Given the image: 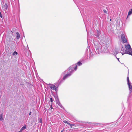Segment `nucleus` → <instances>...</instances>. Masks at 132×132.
Returning a JSON list of instances; mask_svg holds the SVG:
<instances>
[{
    "label": "nucleus",
    "instance_id": "23",
    "mask_svg": "<svg viewBox=\"0 0 132 132\" xmlns=\"http://www.w3.org/2000/svg\"><path fill=\"white\" fill-rule=\"evenodd\" d=\"M0 16L1 18H2V15L1 14V12H0Z\"/></svg>",
    "mask_w": 132,
    "mask_h": 132
},
{
    "label": "nucleus",
    "instance_id": "8",
    "mask_svg": "<svg viewBox=\"0 0 132 132\" xmlns=\"http://www.w3.org/2000/svg\"><path fill=\"white\" fill-rule=\"evenodd\" d=\"M49 87L51 89L53 90H55L56 92L57 91V87L55 85L52 84H49Z\"/></svg>",
    "mask_w": 132,
    "mask_h": 132
},
{
    "label": "nucleus",
    "instance_id": "3",
    "mask_svg": "<svg viewBox=\"0 0 132 132\" xmlns=\"http://www.w3.org/2000/svg\"><path fill=\"white\" fill-rule=\"evenodd\" d=\"M125 47L126 48H127L128 49H126L125 51V54H128L132 55V49L131 48L130 45L129 44L126 45L125 46ZM121 53L122 55L125 54V53Z\"/></svg>",
    "mask_w": 132,
    "mask_h": 132
},
{
    "label": "nucleus",
    "instance_id": "1",
    "mask_svg": "<svg viewBox=\"0 0 132 132\" xmlns=\"http://www.w3.org/2000/svg\"><path fill=\"white\" fill-rule=\"evenodd\" d=\"M77 69V64H76L71 66L68 69L67 71L63 72L62 73V75H64L67 72V73L65 74L63 77L62 79L60 81V82H59V84L60 83L63 82L65 79L70 76L75 71H76Z\"/></svg>",
    "mask_w": 132,
    "mask_h": 132
},
{
    "label": "nucleus",
    "instance_id": "24",
    "mask_svg": "<svg viewBox=\"0 0 132 132\" xmlns=\"http://www.w3.org/2000/svg\"><path fill=\"white\" fill-rule=\"evenodd\" d=\"M103 11L105 13H106L107 12L106 10H103Z\"/></svg>",
    "mask_w": 132,
    "mask_h": 132
},
{
    "label": "nucleus",
    "instance_id": "13",
    "mask_svg": "<svg viewBox=\"0 0 132 132\" xmlns=\"http://www.w3.org/2000/svg\"><path fill=\"white\" fill-rule=\"evenodd\" d=\"M77 64L79 66H81L82 64V63L80 61L78 62L77 63Z\"/></svg>",
    "mask_w": 132,
    "mask_h": 132
},
{
    "label": "nucleus",
    "instance_id": "31",
    "mask_svg": "<svg viewBox=\"0 0 132 132\" xmlns=\"http://www.w3.org/2000/svg\"><path fill=\"white\" fill-rule=\"evenodd\" d=\"M71 128H72V127L71 126Z\"/></svg>",
    "mask_w": 132,
    "mask_h": 132
},
{
    "label": "nucleus",
    "instance_id": "22",
    "mask_svg": "<svg viewBox=\"0 0 132 132\" xmlns=\"http://www.w3.org/2000/svg\"><path fill=\"white\" fill-rule=\"evenodd\" d=\"M50 109H51L50 110H51V109H53V107H52V104H51V105ZM49 109L50 110V109Z\"/></svg>",
    "mask_w": 132,
    "mask_h": 132
},
{
    "label": "nucleus",
    "instance_id": "14",
    "mask_svg": "<svg viewBox=\"0 0 132 132\" xmlns=\"http://www.w3.org/2000/svg\"><path fill=\"white\" fill-rule=\"evenodd\" d=\"M3 120V114H1L0 115V120L2 121Z\"/></svg>",
    "mask_w": 132,
    "mask_h": 132
},
{
    "label": "nucleus",
    "instance_id": "19",
    "mask_svg": "<svg viewBox=\"0 0 132 132\" xmlns=\"http://www.w3.org/2000/svg\"><path fill=\"white\" fill-rule=\"evenodd\" d=\"M2 9L3 10H5V9H4L5 5H3V4L2 5Z\"/></svg>",
    "mask_w": 132,
    "mask_h": 132
},
{
    "label": "nucleus",
    "instance_id": "6",
    "mask_svg": "<svg viewBox=\"0 0 132 132\" xmlns=\"http://www.w3.org/2000/svg\"><path fill=\"white\" fill-rule=\"evenodd\" d=\"M127 81L128 85L129 86V90L130 92L129 93H130L132 92V86L130 85V83L128 77H127Z\"/></svg>",
    "mask_w": 132,
    "mask_h": 132
},
{
    "label": "nucleus",
    "instance_id": "28",
    "mask_svg": "<svg viewBox=\"0 0 132 132\" xmlns=\"http://www.w3.org/2000/svg\"><path fill=\"white\" fill-rule=\"evenodd\" d=\"M117 59L118 60V61H119V58H117Z\"/></svg>",
    "mask_w": 132,
    "mask_h": 132
},
{
    "label": "nucleus",
    "instance_id": "27",
    "mask_svg": "<svg viewBox=\"0 0 132 132\" xmlns=\"http://www.w3.org/2000/svg\"><path fill=\"white\" fill-rule=\"evenodd\" d=\"M119 52H116V54H117V53H118Z\"/></svg>",
    "mask_w": 132,
    "mask_h": 132
},
{
    "label": "nucleus",
    "instance_id": "12",
    "mask_svg": "<svg viewBox=\"0 0 132 132\" xmlns=\"http://www.w3.org/2000/svg\"><path fill=\"white\" fill-rule=\"evenodd\" d=\"M5 8H4L5 10H7L8 9V5H7V3H5Z\"/></svg>",
    "mask_w": 132,
    "mask_h": 132
},
{
    "label": "nucleus",
    "instance_id": "10",
    "mask_svg": "<svg viewBox=\"0 0 132 132\" xmlns=\"http://www.w3.org/2000/svg\"><path fill=\"white\" fill-rule=\"evenodd\" d=\"M100 33V32L98 31V30L97 31V34L95 35V36H96L97 37H99Z\"/></svg>",
    "mask_w": 132,
    "mask_h": 132
},
{
    "label": "nucleus",
    "instance_id": "25",
    "mask_svg": "<svg viewBox=\"0 0 132 132\" xmlns=\"http://www.w3.org/2000/svg\"><path fill=\"white\" fill-rule=\"evenodd\" d=\"M22 130H21V129L20 130V131H19L18 132H22Z\"/></svg>",
    "mask_w": 132,
    "mask_h": 132
},
{
    "label": "nucleus",
    "instance_id": "16",
    "mask_svg": "<svg viewBox=\"0 0 132 132\" xmlns=\"http://www.w3.org/2000/svg\"><path fill=\"white\" fill-rule=\"evenodd\" d=\"M18 53L16 51H14L12 54V55L14 56L15 55H17Z\"/></svg>",
    "mask_w": 132,
    "mask_h": 132
},
{
    "label": "nucleus",
    "instance_id": "5",
    "mask_svg": "<svg viewBox=\"0 0 132 132\" xmlns=\"http://www.w3.org/2000/svg\"><path fill=\"white\" fill-rule=\"evenodd\" d=\"M55 98L56 103L61 108L64 109L63 107L59 101V100L57 95L54 96Z\"/></svg>",
    "mask_w": 132,
    "mask_h": 132
},
{
    "label": "nucleus",
    "instance_id": "18",
    "mask_svg": "<svg viewBox=\"0 0 132 132\" xmlns=\"http://www.w3.org/2000/svg\"><path fill=\"white\" fill-rule=\"evenodd\" d=\"M63 122L65 123H67L68 125V123H69L66 120H64L63 121Z\"/></svg>",
    "mask_w": 132,
    "mask_h": 132
},
{
    "label": "nucleus",
    "instance_id": "2",
    "mask_svg": "<svg viewBox=\"0 0 132 132\" xmlns=\"http://www.w3.org/2000/svg\"><path fill=\"white\" fill-rule=\"evenodd\" d=\"M94 46H95L96 50H95L96 53V54H99L102 52V46L98 42H97L96 44V43H94ZM95 50V49H94Z\"/></svg>",
    "mask_w": 132,
    "mask_h": 132
},
{
    "label": "nucleus",
    "instance_id": "17",
    "mask_svg": "<svg viewBox=\"0 0 132 132\" xmlns=\"http://www.w3.org/2000/svg\"><path fill=\"white\" fill-rule=\"evenodd\" d=\"M68 125H69L70 126H75V125L74 124H71L70 123H68Z\"/></svg>",
    "mask_w": 132,
    "mask_h": 132
},
{
    "label": "nucleus",
    "instance_id": "11",
    "mask_svg": "<svg viewBox=\"0 0 132 132\" xmlns=\"http://www.w3.org/2000/svg\"><path fill=\"white\" fill-rule=\"evenodd\" d=\"M16 39H19L20 38V35L19 34V32H17L16 33Z\"/></svg>",
    "mask_w": 132,
    "mask_h": 132
},
{
    "label": "nucleus",
    "instance_id": "9",
    "mask_svg": "<svg viewBox=\"0 0 132 132\" xmlns=\"http://www.w3.org/2000/svg\"><path fill=\"white\" fill-rule=\"evenodd\" d=\"M132 14V9H131L129 11L128 13V15L127 16V18L130 15Z\"/></svg>",
    "mask_w": 132,
    "mask_h": 132
},
{
    "label": "nucleus",
    "instance_id": "7",
    "mask_svg": "<svg viewBox=\"0 0 132 132\" xmlns=\"http://www.w3.org/2000/svg\"><path fill=\"white\" fill-rule=\"evenodd\" d=\"M121 37L123 43H127V40L126 38H125L124 34H121Z\"/></svg>",
    "mask_w": 132,
    "mask_h": 132
},
{
    "label": "nucleus",
    "instance_id": "4",
    "mask_svg": "<svg viewBox=\"0 0 132 132\" xmlns=\"http://www.w3.org/2000/svg\"><path fill=\"white\" fill-rule=\"evenodd\" d=\"M82 123H80V125L82 126H84L85 124L87 123H89L90 125L94 126H98V125H100V124L97 123H92V122H82Z\"/></svg>",
    "mask_w": 132,
    "mask_h": 132
},
{
    "label": "nucleus",
    "instance_id": "30",
    "mask_svg": "<svg viewBox=\"0 0 132 132\" xmlns=\"http://www.w3.org/2000/svg\"><path fill=\"white\" fill-rule=\"evenodd\" d=\"M27 47L28 48V49H29V48L28 47V45L27 46Z\"/></svg>",
    "mask_w": 132,
    "mask_h": 132
},
{
    "label": "nucleus",
    "instance_id": "26",
    "mask_svg": "<svg viewBox=\"0 0 132 132\" xmlns=\"http://www.w3.org/2000/svg\"><path fill=\"white\" fill-rule=\"evenodd\" d=\"M31 114V112H30L29 113V115H30Z\"/></svg>",
    "mask_w": 132,
    "mask_h": 132
},
{
    "label": "nucleus",
    "instance_id": "20",
    "mask_svg": "<svg viewBox=\"0 0 132 132\" xmlns=\"http://www.w3.org/2000/svg\"><path fill=\"white\" fill-rule=\"evenodd\" d=\"M50 101L51 102H53V101H54V100L52 98H50Z\"/></svg>",
    "mask_w": 132,
    "mask_h": 132
},
{
    "label": "nucleus",
    "instance_id": "15",
    "mask_svg": "<svg viewBox=\"0 0 132 132\" xmlns=\"http://www.w3.org/2000/svg\"><path fill=\"white\" fill-rule=\"evenodd\" d=\"M26 125L24 126L23 127H22L21 129V130H24L25 129H26Z\"/></svg>",
    "mask_w": 132,
    "mask_h": 132
},
{
    "label": "nucleus",
    "instance_id": "21",
    "mask_svg": "<svg viewBox=\"0 0 132 132\" xmlns=\"http://www.w3.org/2000/svg\"><path fill=\"white\" fill-rule=\"evenodd\" d=\"M42 119H40L39 121V122L40 123H42Z\"/></svg>",
    "mask_w": 132,
    "mask_h": 132
},
{
    "label": "nucleus",
    "instance_id": "29",
    "mask_svg": "<svg viewBox=\"0 0 132 132\" xmlns=\"http://www.w3.org/2000/svg\"><path fill=\"white\" fill-rule=\"evenodd\" d=\"M63 129L61 131V132H63Z\"/></svg>",
    "mask_w": 132,
    "mask_h": 132
}]
</instances>
